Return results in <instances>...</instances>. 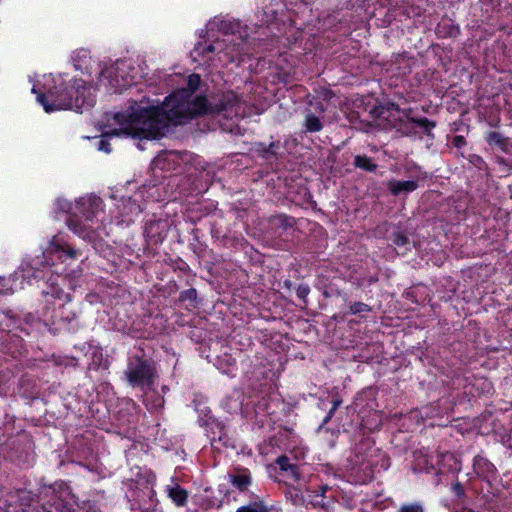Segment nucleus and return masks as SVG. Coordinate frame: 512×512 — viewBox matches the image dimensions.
Masks as SVG:
<instances>
[{"mask_svg":"<svg viewBox=\"0 0 512 512\" xmlns=\"http://www.w3.org/2000/svg\"><path fill=\"white\" fill-rule=\"evenodd\" d=\"M474 467L477 473H491L494 471V466L481 457L475 460Z\"/></svg>","mask_w":512,"mask_h":512,"instance_id":"nucleus-16","label":"nucleus"},{"mask_svg":"<svg viewBox=\"0 0 512 512\" xmlns=\"http://www.w3.org/2000/svg\"><path fill=\"white\" fill-rule=\"evenodd\" d=\"M48 255H51L52 258L64 261L69 258H73L75 252L68 246H61L56 243H52L47 251Z\"/></svg>","mask_w":512,"mask_h":512,"instance_id":"nucleus-11","label":"nucleus"},{"mask_svg":"<svg viewBox=\"0 0 512 512\" xmlns=\"http://www.w3.org/2000/svg\"><path fill=\"white\" fill-rule=\"evenodd\" d=\"M232 484L239 490H245L250 485V474L246 470H241L230 476Z\"/></svg>","mask_w":512,"mask_h":512,"instance_id":"nucleus-14","label":"nucleus"},{"mask_svg":"<svg viewBox=\"0 0 512 512\" xmlns=\"http://www.w3.org/2000/svg\"><path fill=\"white\" fill-rule=\"evenodd\" d=\"M418 124L427 131L435 126L434 123H431L428 119H421L418 121Z\"/></svg>","mask_w":512,"mask_h":512,"instance_id":"nucleus-24","label":"nucleus"},{"mask_svg":"<svg viewBox=\"0 0 512 512\" xmlns=\"http://www.w3.org/2000/svg\"><path fill=\"white\" fill-rule=\"evenodd\" d=\"M52 210L55 214L65 215V220L71 224L80 221L105 222L102 217L104 214L102 200L95 194L80 196L73 202L64 197H58L53 203Z\"/></svg>","mask_w":512,"mask_h":512,"instance_id":"nucleus-5","label":"nucleus"},{"mask_svg":"<svg viewBox=\"0 0 512 512\" xmlns=\"http://www.w3.org/2000/svg\"><path fill=\"white\" fill-rule=\"evenodd\" d=\"M276 220H277V222H275V224H290L288 222V219L286 217H283V216L276 217Z\"/></svg>","mask_w":512,"mask_h":512,"instance_id":"nucleus-26","label":"nucleus"},{"mask_svg":"<svg viewBox=\"0 0 512 512\" xmlns=\"http://www.w3.org/2000/svg\"><path fill=\"white\" fill-rule=\"evenodd\" d=\"M73 67L82 75L90 77V85L117 92L130 84L133 61L129 58L116 61L93 57L86 49H77L71 56Z\"/></svg>","mask_w":512,"mask_h":512,"instance_id":"nucleus-4","label":"nucleus"},{"mask_svg":"<svg viewBox=\"0 0 512 512\" xmlns=\"http://www.w3.org/2000/svg\"><path fill=\"white\" fill-rule=\"evenodd\" d=\"M372 113L377 118V125L383 128H399L398 122L402 120V112L393 104L380 105L375 107Z\"/></svg>","mask_w":512,"mask_h":512,"instance_id":"nucleus-8","label":"nucleus"},{"mask_svg":"<svg viewBox=\"0 0 512 512\" xmlns=\"http://www.w3.org/2000/svg\"><path fill=\"white\" fill-rule=\"evenodd\" d=\"M279 468L286 472L293 480L299 479V469L295 463L291 462L289 458L282 456L277 459Z\"/></svg>","mask_w":512,"mask_h":512,"instance_id":"nucleus-12","label":"nucleus"},{"mask_svg":"<svg viewBox=\"0 0 512 512\" xmlns=\"http://www.w3.org/2000/svg\"><path fill=\"white\" fill-rule=\"evenodd\" d=\"M308 292H309V289L306 286H300L298 288V294L300 297H305L308 294Z\"/></svg>","mask_w":512,"mask_h":512,"instance_id":"nucleus-25","label":"nucleus"},{"mask_svg":"<svg viewBox=\"0 0 512 512\" xmlns=\"http://www.w3.org/2000/svg\"><path fill=\"white\" fill-rule=\"evenodd\" d=\"M487 140L489 144H493L499 147H503L505 143V139L503 136L498 132H491L488 134Z\"/></svg>","mask_w":512,"mask_h":512,"instance_id":"nucleus-18","label":"nucleus"},{"mask_svg":"<svg viewBox=\"0 0 512 512\" xmlns=\"http://www.w3.org/2000/svg\"><path fill=\"white\" fill-rule=\"evenodd\" d=\"M379 4L381 6H394L397 7L401 3L404 2V0H378Z\"/></svg>","mask_w":512,"mask_h":512,"instance_id":"nucleus-22","label":"nucleus"},{"mask_svg":"<svg viewBox=\"0 0 512 512\" xmlns=\"http://www.w3.org/2000/svg\"><path fill=\"white\" fill-rule=\"evenodd\" d=\"M148 393L145 395V399H144V402H147L148 401Z\"/></svg>","mask_w":512,"mask_h":512,"instance_id":"nucleus-32","label":"nucleus"},{"mask_svg":"<svg viewBox=\"0 0 512 512\" xmlns=\"http://www.w3.org/2000/svg\"><path fill=\"white\" fill-rule=\"evenodd\" d=\"M47 295L50 294L53 298L62 300L63 298H68V295L64 294V292L58 288L54 287V285L51 286V291L45 292Z\"/></svg>","mask_w":512,"mask_h":512,"instance_id":"nucleus-20","label":"nucleus"},{"mask_svg":"<svg viewBox=\"0 0 512 512\" xmlns=\"http://www.w3.org/2000/svg\"><path fill=\"white\" fill-rule=\"evenodd\" d=\"M86 79L69 77L67 74H44L33 82L32 92L46 113L73 110L83 113L94 106L98 86Z\"/></svg>","mask_w":512,"mask_h":512,"instance_id":"nucleus-2","label":"nucleus"},{"mask_svg":"<svg viewBox=\"0 0 512 512\" xmlns=\"http://www.w3.org/2000/svg\"><path fill=\"white\" fill-rule=\"evenodd\" d=\"M400 512H423V509L419 505H408L403 506Z\"/></svg>","mask_w":512,"mask_h":512,"instance_id":"nucleus-23","label":"nucleus"},{"mask_svg":"<svg viewBox=\"0 0 512 512\" xmlns=\"http://www.w3.org/2000/svg\"><path fill=\"white\" fill-rule=\"evenodd\" d=\"M155 187L149 186L147 190L146 186L140 188L129 198H121L119 202L116 204L118 214L121 216V220L118 221V224H129L133 222V216L138 215L142 211V206L140 201L144 199L147 194V198H152L153 200H158L155 197Z\"/></svg>","mask_w":512,"mask_h":512,"instance_id":"nucleus-6","label":"nucleus"},{"mask_svg":"<svg viewBox=\"0 0 512 512\" xmlns=\"http://www.w3.org/2000/svg\"><path fill=\"white\" fill-rule=\"evenodd\" d=\"M237 512H267L262 504H253L248 506H243L237 510Z\"/></svg>","mask_w":512,"mask_h":512,"instance_id":"nucleus-19","label":"nucleus"},{"mask_svg":"<svg viewBox=\"0 0 512 512\" xmlns=\"http://www.w3.org/2000/svg\"><path fill=\"white\" fill-rule=\"evenodd\" d=\"M169 498L177 505L183 506L187 500V492L180 486L175 484L174 486L167 488Z\"/></svg>","mask_w":512,"mask_h":512,"instance_id":"nucleus-13","label":"nucleus"},{"mask_svg":"<svg viewBox=\"0 0 512 512\" xmlns=\"http://www.w3.org/2000/svg\"><path fill=\"white\" fill-rule=\"evenodd\" d=\"M337 406H338V403L335 402L333 407H332V409H331V411H330V413H332L337 408Z\"/></svg>","mask_w":512,"mask_h":512,"instance_id":"nucleus-31","label":"nucleus"},{"mask_svg":"<svg viewBox=\"0 0 512 512\" xmlns=\"http://www.w3.org/2000/svg\"><path fill=\"white\" fill-rule=\"evenodd\" d=\"M152 376V368L142 359L135 358L129 362L126 377L131 386L144 389L150 384Z\"/></svg>","mask_w":512,"mask_h":512,"instance_id":"nucleus-7","label":"nucleus"},{"mask_svg":"<svg viewBox=\"0 0 512 512\" xmlns=\"http://www.w3.org/2000/svg\"><path fill=\"white\" fill-rule=\"evenodd\" d=\"M83 227H84V226H78V225L73 226V228H74V232H75V233H78V232H79V230H80V229H82Z\"/></svg>","mask_w":512,"mask_h":512,"instance_id":"nucleus-27","label":"nucleus"},{"mask_svg":"<svg viewBox=\"0 0 512 512\" xmlns=\"http://www.w3.org/2000/svg\"><path fill=\"white\" fill-rule=\"evenodd\" d=\"M389 191L395 195L408 194L418 188V183L415 180L398 181L391 180L388 182Z\"/></svg>","mask_w":512,"mask_h":512,"instance_id":"nucleus-10","label":"nucleus"},{"mask_svg":"<svg viewBox=\"0 0 512 512\" xmlns=\"http://www.w3.org/2000/svg\"><path fill=\"white\" fill-rule=\"evenodd\" d=\"M200 76L191 74L187 78L188 88H180L167 96L163 103L143 98L133 102L122 112L107 113L104 126L108 128L96 142L99 151L110 153V136L126 135L140 139H156L164 136L171 125L181 124L196 115L207 112H224L232 118L244 114L242 102L229 91L224 93L216 105H209L205 97L195 94L200 85Z\"/></svg>","mask_w":512,"mask_h":512,"instance_id":"nucleus-1","label":"nucleus"},{"mask_svg":"<svg viewBox=\"0 0 512 512\" xmlns=\"http://www.w3.org/2000/svg\"><path fill=\"white\" fill-rule=\"evenodd\" d=\"M28 275H29V272H27V274L22 273V274H21V277H23V278H24V277H26V276H28ZM15 277H17V278H18V277H20L19 272H16V273H15Z\"/></svg>","mask_w":512,"mask_h":512,"instance_id":"nucleus-28","label":"nucleus"},{"mask_svg":"<svg viewBox=\"0 0 512 512\" xmlns=\"http://www.w3.org/2000/svg\"><path fill=\"white\" fill-rule=\"evenodd\" d=\"M323 124L319 117L315 116L311 112H308L305 116V128L308 132H318L322 129Z\"/></svg>","mask_w":512,"mask_h":512,"instance_id":"nucleus-15","label":"nucleus"},{"mask_svg":"<svg viewBox=\"0 0 512 512\" xmlns=\"http://www.w3.org/2000/svg\"><path fill=\"white\" fill-rule=\"evenodd\" d=\"M355 165L365 170L372 171L375 165L367 157L357 156L355 157Z\"/></svg>","mask_w":512,"mask_h":512,"instance_id":"nucleus-17","label":"nucleus"},{"mask_svg":"<svg viewBox=\"0 0 512 512\" xmlns=\"http://www.w3.org/2000/svg\"><path fill=\"white\" fill-rule=\"evenodd\" d=\"M180 160V155L176 151H164L159 153L154 160L152 161V166L154 170H170L174 169L176 165H178Z\"/></svg>","mask_w":512,"mask_h":512,"instance_id":"nucleus-9","label":"nucleus"},{"mask_svg":"<svg viewBox=\"0 0 512 512\" xmlns=\"http://www.w3.org/2000/svg\"><path fill=\"white\" fill-rule=\"evenodd\" d=\"M237 23L222 17H214L205 28V35L191 51L194 62L200 66L219 68L239 61L242 55L241 36L234 33Z\"/></svg>","mask_w":512,"mask_h":512,"instance_id":"nucleus-3","label":"nucleus"},{"mask_svg":"<svg viewBox=\"0 0 512 512\" xmlns=\"http://www.w3.org/2000/svg\"><path fill=\"white\" fill-rule=\"evenodd\" d=\"M350 311L353 314L362 313V312L368 311V306L366 304L360 303V302L354 303L353 305H351Z\"/></svg>","mask_w":512,"mask_h":512,"instance_id":"nucleus-21","label":"nucleus"},{"mask_svg":"<svg viewBox=\"0 0 512 512\" xmlns=\"http://www.w3.org/2000/svg\"><path fill=\"white\" fill-rule=\"evenodd\" d=\"M426 464H427V461L425 462L424 465H422L421 463H418L417 466L419 469H426Z\"/></svg>","mask_w":512,"mask_h":512,"instance_id":"nucleus-30","label":"nucleus"},{"mask_svg":"<svg viewBox=\"0 0 512 512\" xmlns=\"http://www.w3.org/2000/svg\"><path fill=\"white\" fill-rule=\"evenodd\" d=\"M161 405H162V400L159 398V399L157 400V404H156V405H154L152 408H157V407H160Z\"/></svg>","mask_w":512,"mask_h":512,"instance_id":"nucleus-29","label":"nucleus"}]
</instances>
